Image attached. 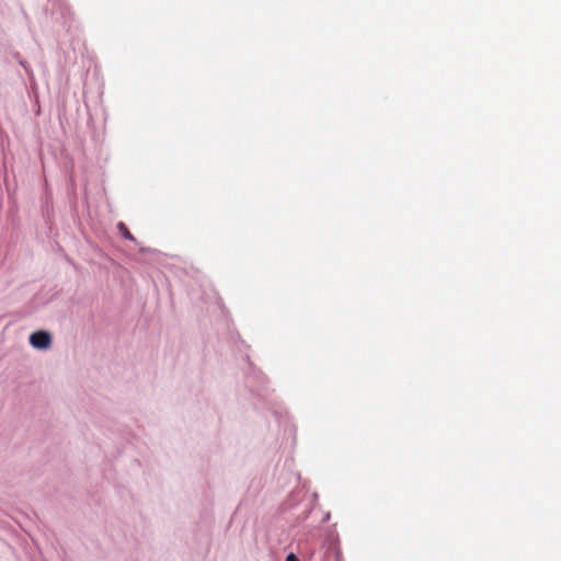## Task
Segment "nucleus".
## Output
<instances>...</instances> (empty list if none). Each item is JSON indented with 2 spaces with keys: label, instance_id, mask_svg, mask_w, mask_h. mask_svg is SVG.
<instances>
[{
  "label": "nucleus",
  "instance_id": "obj_1",
  "mask_svg": "<svg viewBox=\"0 0 561 561\" xmlns=\"http://www.w3.org/2000/svg\"><path fill=\"white\" fill-rule=\"evenodd\" d=\"M30 343L35 348L44 350L49 347L51 337L46 331H37L30 336Z\"/></svg>",
  "mask_w": 561,
  "mask_h": 561
},
{
  "label": "nucleus",
  "instance_id": "obj_2",
  "mask_svg": "<svg viewBox=\"0 0 561 561\" xmlns=\"http://www.w3.org/2000/svg\"><path fill=\"white\" fill-rule=\"evenodd\" d=\"M117 228L124 238L131 241H136L135 237L130 233V231L127 229L124 222H119L117 225Z\"/></svg>",
  "mask_w": 561,
  "mask_h": 561
},
{
  "label": "nucleus",
  "instance_id": "obj_3",
  "mask_svg": "<svg viewBox=\"0 0 561 561\" xmlns=\"http://www.w3.org/2000/svg\"><path fill=\"white\" fill-rule=\"evenodd\" d=\"M286 561H299V560L294 553H289L286 558Z\"/></svg>",
  "mask_w": 561,
  "mask_h": 561
}]
</instances>
